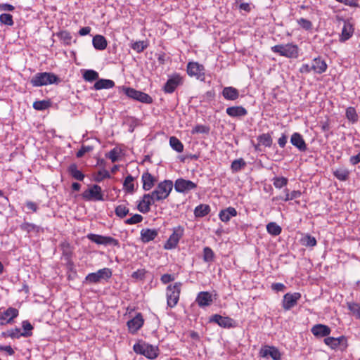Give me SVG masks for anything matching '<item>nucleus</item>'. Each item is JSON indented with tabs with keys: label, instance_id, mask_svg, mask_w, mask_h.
I'll return each instance as SVG.
<instances>
[{
	"label": "nucleus",
	"instance_id": "6e6552de",
	"mask_svg": "<svg viewBox=\"0 0 360 360\" xmlns=\"http://www.w3.org/2000/svg\"><path fill=\"white\" fill-rule=\"evenodd\" d=\"M184 233V228L182 226H178L173 228V232L164 245L165 250H172L177 247L180 239Z\"/></svg>",
	"mask_w": 360,
	"mask_h": 360
},
{
	"label": "nucleus",
	"instance_id": "20e7f679",
	"mask_svg": "<svg viewBox=\"0 0 360 360\" xmlns=\"http://www.w3.org/2000/svg\"><path fill=\"white\" fill-rule=\"evenodd\" d=\"M173 182L171 180H165L159 183L155 189L150 193L153 199L158 201H162L166 199L170 194L173 188Z\"/></svg>",
	"mask_w": 360,
	"mask_h": 360
},
{
	"label": "nucleus",
	"instance_id": "a18cd8bd",
	"mask_svg": "<svg viewBox=\"0 0 360 360\" xmlns=\"http://www.w3.org/2000/svg\"><path fill=\"white\" fill-rule=\"evenodd\" d=\"M348 309L356 316L360 319V304L356 302H347Z\"/></svg>",
	"mask_w": 360,
	"mask_h": 360
},
{
	"label": "nucleus",
	"instance_id": "9d476101",
	"mask_svg": "<svg viewBox=\"0 0 360 360\" xmlns=\"http://www.w3.org/2000/svg\"><path fill=\"white\" fill-rule=\"evenodd\" d=\"M184 84V78L179 74H174L169 76L167 82L162 87L166 94H172L176 89Z\"/></svg>",
	"mask_w": 360,
	"mask_h": 360
},
{
	"label": "nucleus",
	"instance_id": "5fc2aeb1",
	"mask_svg": "<svg viewBox=\"0 0 360 360\" xmlns=\"http://www.w3.org/2000/svg\"><path fill=\"white\" fill-rule=\"evenodd\" d=\"M131 48L137 53H141L147 48V44L143 41H139L133 43Z\"/></svg>",
	"mask_w": 360,
	"mask_h": 360
},
{
	"label": "nucleus",
	"instance_id": "774afa93",
	"mask_svg": "<svg viewBox=\"0 0 360 360\" xmlns=\"http://www.w3.org/2000/svg\"><path fill=\"white\" fill-rule=\"evenodd\" d=\"M360 162V152L356 155H352L349 158V163L352 165H356L358 163Z\"/></svg>",
	"mask_w": 360,
	"mask_h": 360
},
{
	"label": "nucleus",
	"instance_id": "79ce46f5",
	"mask_svg": "<svg viewBox=\"0 0 360 360\" xmlns=\"http://www.w3.org/2000/svg\"><path fill=\"white\" fill-rule=\"evenodd\" d=\"M169 145L172 148L178 153H181L184 150V145L175 136H171L169 139Z\"/></svg>",
	"mask_w": 360,
	"mask_h": 360
},
{
	"label": "nucleus",
	"instance_id": "bf43d9fd",
	"mask_svg": "<svg viewBox=\"0 0 360 360\" xmlns=\"http://www.w3.org/2000/svg\"><path fill=\"white\" fill-rule=\"evenodd\" d=\"M269 356H270L274 360H281V354L279 350L274 346L270 347Z\"/></svg>",
	"mask_w": 360,
	"mask_h": 360
},
{
	"label": "nucleus",
	"instance_id": "a211bd4d",
	"mask_svg": "<svg viewBox=\"0 0 360 360\" xmlns=\"http://www.w3.org/2000/svg\"><path fill=\"white\" fill-rule=\"evenodd\" d=\"M354 32V28L353 24L349 20H345L341 34L340 35L339 41L340 42H345L347 41L352 37Z\"/></svg>",
	"mask_w": 360,
	"mask_h": 360
},
{
	"label": "nucleus",
	"instance_id": "4d7b16f0",
	"mask_svg": "<svg viewBox=\"0 0 360 360\" xmlns=\"http://www.w3.org/2000/svg\"><path fill=\"white\" fill-rule=\"evenodd\" d=\"M143 219V218L141 214H135L131 217L126 219L124 223L126 224L132 225L141 222Z\"/></svg>",
	"mask_w": 360,
	"mask_h": 360
},
{
	"label": "nucleus",
	"instance_id": "e2e57ef3",
	"mask_svg": "<svg viewBox=\"0 0 360 360\" xmlns=\"http://www.w3.org/2000/svg\"><path fill=\"white\" fill-rule=\"evenodd\" d=\"M339 3L344 4L346 6H349L350 7L357 8L359 7L358 0H335Z\"/></svg>",
	"mask_w": 360,
	"mask_h": 360
},
{
	"label": "nucleus",
	"instance_id": "473e14b6",
	"mask_svg": "<svg viewBox=\"0 0 360 360\" xmlns=\"http://www.w3.org/2000/svg\"><path fill=\"white\" fill-rule=\"evenodd\" d=\"M210 212V207L208 205L200 204L195 208L194 214L195 217H203L207 215Z\"/></svg>",
	"mask_w": 360,
	"mask_h": 360
},
{
	"label": "nucleus",
	"instance_id": "b1692460",
	"mask_svg": "<svg viewBox=\"0 0 360 360\" xmlns=\"http://www.w3.org/2000/svg\"><path fill=\"white\" fill-rule=\"evenodd\" d=\"M141 181L143 189L144 191H149L154 186L156 179L150 173L146 172L142 174Z\"/></svg>",
	"mask_w": 360,
	"mask_h": 360
},
{
	"label": "nucleus",
	"instance_id": "4468645a",
	"mask_svg": "<svg viewBox=\"0 0 360 360\" xmlns=\"http://www.w3.org/2000/svg\"><path fill=\"white\" fill-rule=\"evenodd\" d=\"M301 298V294L300 292L290 293L288 292L283 296L282 302L283 308L285 311L291 309L292 307L297 305V301Z\"/></svg>",
	"mask_w": 360,
	"mask_h": 360
},
{
	"label": "nucleus",
	"instance_id": "49530a36",
	"mask_svg": "<svg viewBox=\"0 0 360 360\" xmlns=\"http://www.w3.org/2000/svg\"><path fill=\"white\" fill-rule=\"evenodd\" d=\"M0 22L8 26H13L14 21L12 15L9 13H2L0 15Z\"/></svg>",
	"mask_w": 360,
	"mask_h": 360
},
{
	"label": "nucleus",
	"instance_id": "052dcab7",
	"mask_svg": "<svg viewBox=\"0 0 360 360\" xmlns=\"http://www.w3.org/2000/svg\"><path fill=\"white\" fill-rule=\"evenodd\" d=\"M110 177V175L109 174V172L105 169H103L98 172L96 176L95 177V181L97 182H101L104 179H108Z\"/></svg>",
	"mask_w": 360,
	"mask_h": 360
},
{
	"label": "nucleus",
	"instance_id": "412c9836",
	"mask_svg": "<svg viewBox=\"0 0 360 360\" xmlns=\"http://www.w3.org/2000/svg\"><path fill=\"white\" fill-rule=\"evenodd\" d=\"M213 302L212 295L207 291L200 292L196 297V302L200 307L210 306Z\"/></svg>",
	"mask_w": 360,
	"mask_h": 360
},
{
	"label": "nucleus",
	"instance_id": "aec40b11",
	"mask_svg": "<svg viewBox=\"0 0 360 360\" xmlns=\"http://www.w3.org/2000/svg\"><path fill=\"white\" fill-rule=\"evenodd\" d=\"M328 65L321 57L315 58L311 60V69L316 74H322L327 70Z\"/></svg>",
	"mask_w": 360,
	"mask_h": 360
},
{
	"label": "nucleus",
	"instance_id": "864d4df0",
	"mask_svg": "<svg viewBox=\"0 0 360 360\" xmlns=\"http://www.w3.org/2000/svg\"><path fill=\"white\" fill-rule=\"evenodd\" d=\"M210 131V127L208 126H206V125H202V124H197L196 126H195L192 131H191V133L193 134H208Z\"/></svg>",
	"mask_w": 360,
	"mask_h": 360
},
{
	"label": "nucleus",
	"instance_id": "4be33fe9",
	"mask_svg": "<svg viewBox=\"0 0 360 360\" xmlns=\"http://www.w3.org/2000/svg\"><path fill=\"white\" fill-rule=\"evenodd\" d=\"M140 235L141 241L147 243L153 240L158 236V231L157 229H143Z\"/></svg>",
	"mask_w": 360,
	"mask_h": 360
},
{
	"label": "nucleus",
	"instance_id": "72a5a7b5",
	"mask_svg": "<svg viewBox=\"0 0 360 360\" xmlns=\"http://www.w3.org/2000/svg\"><path fill=\"white\" fill-rule=\"evenodd\" d=\"M246 162L243 158L234 160L231 165V169L233 173L240 172L246 166Z\"/></svg>",
	"mask_w": 360,
	"mask_h": 360
},
{
	"label": "nucleus",
	"instance_id": "6ab92c4d",
	"mask_svg": "<svg viewBox=\"0 0 360 360\" xmlns=\"http://www.w3.org/2000/svg\"><path fill=\"white\" fill-rule=\"evenodd\" d=\"M290 143L300 152H305L307 150V146L305 141L300 133L295 132L292 134Z\"/></svg>",
	"mask_w": 360,
	"mask_h": 360
},
{
	"label": "nucleus",
	"instance_id": "69168bd1",
	"mask_svg": "<svg viewBox=\"0 0 360 360\" xmlns=\"http://www.w3.org/2000/svg\"><path fill=\"white\" fill-rule=\"evenodd\" d=\"M270 347H271V346L269 345H265L262 347L259 351V356L263 358L267 357L269 356Z\"/></svg>",
	"mask_w": 360,
	"mask_h": 360
},
{
	"label": "nucleus",
	"instance_id": "a19ab883",
	"mask_svg": "<svg viewBox=\"0 0 360 360\" xmlns=\"http://www.w3.org/2000/svg\"><path fill=\"white\" fill-rule=\"evenodd\" d=\"M51 102L49 100L36 101L33 103V108L37 110H44L50 108Z\"/></svg>",
	"mask_w": 360,
	"mask_h": 360
},
{
	"label": "nucleus",
	"instance_id": "e433bc0d",
	"mask_svg": "<svg viewBox=\"0 0 360 360\" xmlns=\"http://www.w3.org/2000/svg\"><path fill=\"white\" fill-rule=\"evenodd\" d=\"M134 178L131 175H128L123 183L124 189L127 193H133L134 192Z\"/></svg>",
	"mask_w": 360,
	"mask_h": 360
},
{
	"label": "nucleus",
	"instance_id": "58836bf2",
	"mask_svg": "<svg viewBox=\"0 0 360 360\" xmlns=\"http://www.w3.org/2000/svg\"><path fill=\"white\" fill-rule=\"evenodd\" d=\"M20 227L21 230L26 231L28 233L32 231L39 233L41 230L40 226L29 222L22 223Z\"/></svg>",
	"mask_w": 360,
	"mask_h": 360
},
{
	"label": "nucleus",
	"instance_id": "603ef678",
	"mask_svg": "<svg viewBox=\"0 0 360 360\" xmlns=\"http://www.w3.org/2000/svg\"><path fill=\"white\" fill-rule=\"evenodd\" d=\"M214 257V253L210 247H205L203 249V260L205 262H210L213 261Z\"/></svg>",
	"mask_w": 360,
	"mask_h": 360
},
{
	"label": "nucleus",
	"instance_id": "f03ea898",
	"mask_svg": "<svg viewBox=\"0 0 360 360\" xmlns=\"http://www.w3.org/2000/svg\"><path fill=\"white\" fill-rule=\"evenodd\" d=\"M271 51L274 53L288 58H297L299 56L298 46L293 43L274 46L271 47Z\"/></svg>",
	"mask_w": 360,
	"mask_h": 360
},
{
	"label": "nucleus",
	"instance_id": "0eeeda50",
	"mask_svg": "<svg viewBox=\"0 0 360 360\" xmlns=\"http://www.w3.org/2000/svg\"><path fill=\"white\" fill-rule=\"evenodd\" d=\"M120 89L130 98L146 104H150L153 103V98L151 96L144 92L124 86L120 87Z\"/></svg>",
	"mask_w": 360,
	"mask_h": 360
},
{
	"label": "nucleus",
	"instance_id": "f3484780",
	"mask_svg": "<svg viewBox=\"0 0 360 360\" xmlns=\"http://www.w3.org/2000/svg\"><path fill=\"white\" fill-rule=\"evenodd\" d=\"M210 322L217 323L219 326L225 328L233 327V320L230 317L222 316L219 314H214L210 318Z\"/></svg>",
	"mask_w": 360,
	"mask_h": 360
},
{
	"label": "nucleus",
	"instance_id": "c756f323",
	"mask_svg": "<svg viewBox=\"0 0 360 360\" xmlns=\"http://www.w3.org/2000/svg\"><path fill=\"white\" fill-rule=\"evenodd\" d=\"M69 174L75 179L83 181L84 174L77 169V165L75 163L70 164L68 167Z\"/></svg>",
	"mask_w": 360,
	"mask_h": 360
},
{
	"label": "nucleus",
	"instance_id": "ea45409f",
	"mask_svg": "<svg viewBox=\"0 0 360 360\" xmlns=\"http://www.w3.org/2000/svg\"><path fill=\"white\" fill-rule=\"evenodd\" d=\"M345 116L352 124L356 123L359 119L358 114L354 107H348L346 109Z\"/></svg>",
	"mask_w": 360,
	"mask_h": 360
},
{
	"label": "nucleus",
	"instance_id": "dca6fc26",
	"mask_svg": "<svg viewBox=\"0 0 360 360\" xmlns=\"http://www.w3.org/2000/svg\"><path fill=\"white\" fill-rule=\"evenodd\" d=\"M143 323L144 319L142 314L138 313L133 319L127 321V325L129 333L134 334L143 326Z\"/></svg>",
	"mask_w": 360,
	"mask_h": 360
},
{
	"label": "nucleus",
	"instance_id": "393cba45",
	"mask_svg": "<svg viewBox=\"0 0 360 360\" xmlns=\"http://www.w3.org/2000/svg\"><path fill=\"white\" fill-rule=\"evenodd\" d=\"M226 114L231 117H241L248 114L247 110L243 106H231L226 110Z\"/></svg>",
	"mask_w": 360,
	"mask_h": 360
},
{
	"label": "nucleus",
	"instance_id": "c03bdc74",
	"mask_svg": "<svg viewBox=\"0 0 360 360\" xmlns=\"http://www.w3.org/2000/svg\"><path fill=\"white\" fill-rule=\"evenodd\" d=\"M83 78L87 82L98 80V73L93 70H87L84 72Z\"/></svg>",
	"mask_w": 360,
	"mask_h": 360
},
{
	"label": "nucleus",
	"instance_id": "13d9d810",
	"mask_svg": "<svg viewBox=\"0 0 360 360\" xmlns=\"http://www.w3.org/2000/svg\"><path fill=\"white\" fill-rule=\"evenodd\" d=\"M94 147L91 146H82L81 148L77 152L76 157L80 158L84 155L85 153L93 150Z\"/></svg>",
	"mask_w": 360,
	"mask_h": 360
},
{
	"label": "nucleus",
	"instance_id": "680f3d73",
	"mask_svg": "<svg viewBox=\"0 0 360 360\" xmlns=\"http://www.w3.org/2000/svg\"><path fill=\"white\" fill-rule=\"evenodd\" d=\"M174 280H175V276L172 275V274H165L160 278V281L163 284H167L169 282L173 281Z\"/></svg>",
	"mask_w": 360,
	"mask_h": 360
},
{
	"label": "nucleus",
	"instance_id": "6e6d98bb",
	"mask_svg": "<svg viewBox=\"0 0 360 360\" xmlns=\"http://www.w3.org/2000/svg\"><path fill=\"white\" fill-rule=\"evenodd\" d=\"M274 186L277 188H281L288 184V179L283 176L274 177L273 179Z\"/></svg>",
	"mask_w": 360,
	"mask_h": 360
},
{
	"label": "nucleus",
	"instance_id": "de8ad7c7",
	"mask_svg": "<svg viewBox=\"0 0 360 360\" xmlns=\"http://www.w3.org/2000/svg\"><path fill=\"white\" fill-rule=\"evenodd\" d=\"M297 24L304 30L311 31L313 28L312 22L304 18H301L297 20Z\"/></svg>",
	"mask_w": 360,
	"mask_h": 360
},
{
	"label": "nucleus",
	"instance_id": "f704fd0d",
	"mask_svg": "<svg viewBox=\"0 0 360 360\" xmlns=\"http://www.w3.org/2000/svg\"><path fill=\"white\" fill-rule=\"evenodd\" d=\"M333 175L340 181H346L349 176V171L345 168H338L333 171Z\"/></svg>",
	"mask_w": 360,
	"mask_h": 360
},
{
	"label": "nucleus",
	"instance_id": "3c124183",
	"mask_svg": "<svg viewBox=\"0 0 360 360\" xmlns=\"http://www.w3.org/2000/svg\"><path fill=\"white\" fill-rule=\"evenodd\" d=\"M302 243L307 247H314L316 245V240L311 235H306L302 238Z\"/></svg>",
	"mask_w": 360,
	"mask_h": 360
},
{
	"label": "nucleus",
	"instance_id": "0e129e2a",
	"mask_svg": "<svg viewBox=\"0 0 360 360\" xmlns=\"http://www.w3.org/2000/svg\"><path fill=\"white\" fill-rule=\"evenodd\" d=\"M146 274V271L144 269H138L137 271H134L131 277L135 279H140L142 280L144 278Z\"/></svg>",
	"mask_w": 360,
	"mask_h": 360
},
{
	"label": "nucleus",
	"instance_id": "423d86ee",
	"mask_svg": "<svg viewBox=\"0 0 360 360\" xmlns=\"http://www.w3.org/2000/svg\"><path fill=\"white\" fill-rule=\"evenodd\" d=\"M112 275V270L109 268H103L99 269L96 272L89 274L84 278L83 283L85 284H93L98 283L102 280L107 281L111 278Z\"/></svg>",
	"mask_w": 360,
	"mask_h": 360
},
{
	"label": "nucleus",
	"instance_id": "c9c22d12",
	"mask_svg": "<svg viewBox=\"0 0 360 360\" xmlns=\"http://www.w3.org/2000/svg\"><path fill=\"white\" fill-rule=\"evenodd\" d=\"M257 141L259 144L265 147H271L273 143L271 136L269 133L262 134L257 136Z\"/></svg>",
	"mask_w": 360,
	"mask_h": 360
},
{
	"label": "nucleus",
	"instance_id": "9b49d317",
	"mask_svg": "<svg viewBox=\"0 0 360 360\" xmlns=\"http://www.w3.org/2000/svg\"><path fill=\"white\" fill-rule=\"evenodd\" d=\"M205 72V67L198 62H189L187 64V73L190 77H195L200 81H204Z\"/></svg>",
	"mask_w": 360,
	"mask_h": 360
},
{
	"label": "nucleus",
	"instance_id": "1a4fd4ad",
	"mask_svg": "<svg viewBox=\"0 0 360 360\" xmlns=\"http://www.w3.org/2000/svg\"><path fill=\"white\" fill-rule=\"evenodd\" d=\"M82 198L86 200L103 201V195L101 187L97 184H94L89 189L85 190L82 194Z\"/></svg>",
	"mask_w": 360,
	"mask_h": 360
},
{
	"label": "nucleus",
	"instance_id": "338daca9",
	"mask_svg": "<svg viewBox=\"0 0 360 360\" xmlns=\"http://www.w3.org/2000/svg\"><path fill=\"white\" fill-rule=\"evenodd\" d=\"M288 142V136L282 134L281 136L278 139V144L281 148H284Z\"/></svg>",
	"mask_w": 360,
	"mask_h": 360
},
{
	"label": "nucleus",
	"instance_id": "2f4dec72",
	"mask_svg": "<svg viewBox=\"0 0 360 360\" xmlns=\"http://www.w3.org/2000/svg\"><path fill=\"white\" fill-rule=\"evenodd\" d=\"M115 86V82L110 79H98L94 84V88L96 90L100 89H111Z\"/></svg>",
	"mask_w": 360,
	"mask_h": 360
},
{
	"label": "nucleus",
	"instance_id": "39448f33",
	"mask_svg": "<svg viewBox=\"0 0 360 360\" xmlns=\"http://www.w3.org/2000/svg\"><path fill=\"white\" fill-rule=\"evenodd\" d=\"M181 286L182 283L181 282H176L175 283L169 285L167 287V303L169 307L173 308L177 304L179 300Z\"/></svg>",
	"mask_w": 360,
	"mask_h": 360
},
{
	"label": "nucleus",
	"instance_id": "bb28decb",
	"mask_svg": "<svg viewBox=\"0 0 360 360\" xmlns=\"http://www.w3.org/2000/svg\"><path fill=\"white\" fill-rule=\"evenodd\" d=\"M221 94L224 98L229 101H236L239 97L238 90L233 86L224 87Z\"/></svg>",
	"mask_w": 360,
	"mask_h": 360
},
{
	"label": "nucleus",
	"instance_id": "7ed1b4c3",
	"mask_svg": "<svg viewBox=\"0 0 360 360\" xmlns=\"http://www.w3.org/2000/svg\"><path fill=\"white\" fill-rule=\"evenodd\" d=\"M135 353L143 355L149 359H155L159 354L158 347L153 346L143 341H139L133 346Z\"/></svg>",
	"mask_w": 360,
	"mask_h": 360
},
{
	"label": "nucleus",
	"instance_id": "7c9ffc66",
	"mask_svg": "<svg viewBox=\"0 0 360 360\" xmlns=\"http://www.w3.org/2000/svg\"><path fill=\"white\" fill-rule=\"evenodd\" d=\"M345 336H340L339 338L327 337L324 339L326 345L329 346L331 349L338 348L343 341H345Z\"/></svg>",
	"mask_w": 360,
	"mask_h": 360
},
{
	"label": "nucleus",
	"instance_id": "f257e3e1",
	"mask_svg": "<svg viewBox=\"0 0 360 360\" xmlns=\"http://www.w3.org/2000/svg\"><path fill=\"white\" fill-rule=\"evenodd\" d=\"M60 79L53 72H38L35 74L30 79V83L33 86H41L49 84H58Z\"/></svg>",
	"mask_w": 360,
	"mask_h": 360
},
{
	"label": "nucleus",
	"instance_id": "37998d69",
	"mask_svg": "<svg viewBox=\"0 0 360 360\" xmlns=\"http://www.w3.org/2000/svg\"><path fill=\"white\" fill-rule=\"evenodd\" d=\"M4 316L7 318L8 321L11 323L13 321V319L18 316L19 311L17 309L13 307H8L6 311L2 312Z\"/></svg>",
	"mask_w": 360,
	"mask_h": 360
},
{
	"label": "nucleus",
	"instance_id": "8fccbe9b",
	"mask_svg": "<svg viewBox=\"0 0 360 360\" xmlns=\"http://www.w3.org/2000/svg\"><path fill=\"white\" fill-rule=\"evenodd\" d=\"M129 212V208H127L125 205H120L115 207V213L120 218H124L126 217Z\"/></svg>",
	"mask_w": 360,
	"mask_h": 360
},
{
	"label": "nucleus",
	"instance_id": "c85d7f7f",
	"mask_svg": "<svg viewBox=\"0 0 360 360\" xmlns=\"http://www.w3.org/2000/svg\"><path fill=\"white\" fill-rule=\"evenodd\" d=\"M92 44L95 49L103 51L106 49L108 42L103 35L96 34L93 37Z\"/></svg>",
	"mask_w": 360,
	"mask_h": 360
},
{
	"label": "nucleus",
	"instance_id": "f8f14e48",
	"mask_svg": "<svg viewBox=\"0 0 360 360\" xmlns=\"http://www.w3.org/2000/svg\"><path fill=\"white\" fill-rule=\"evenodd\" d=\"M86 237L91 242H94L98 245H112V246H119L120 245V243H119L118 240H117L111 236H104L94 234V233H89L87 235Z\"/></svg>",
	"mask_w": 360,
	"mask_h": 360
},
{
	"label": "nucleus",
	"instance_id": "a878e982",
	"mask_svg": "<svg viewBox=\"0 0 360 360\" xmlns=\"http://www.w3.org/2000/svg\"><path fill=\"white\" fill-rule=\"evenodd\" d=\"M31 335L32 332L24 331L21 333L20 329L18 328L8 330L7 331L2 332L1 333L2 337H11V338H20L21 336L27 338Z\"/></svg>",
	"mask_w": 360,
	"mask_h": 360
},
{
	"label": "nucleus",
	"instance_id": "cd10ccee",
	"mask_svg": "<svg viewBox=\"0 0 360 360\" xmlns=\"http://www.w3.org/2000/svg\"><path fill=\"white\" fill-rule=\"evenodd\" d=\"M237 215L236 210L233 207H229L219 212V217L223 222H228L231 218Z\"/></svg>",
	"mask_w": 360,
	"mask_h": 360
},
{
	"label": "nucleus",
	"instance_id": "4c0bfd02",
	"mask_svg": "<svg viewBox=\"0 0 360 360\" xmlns=\"http://www.w3.org/2000/svg\"><path fill=\"white\" fill-rule=\"evenodd\" d=\"M266 231L269 234L277 236L281 234L282 229L276 222H270L266 225Z\"/></svg>",
	"mask_w": 360,
	"mask_h": 360
},
{
	"label": "nucleus",
	"instance_id": "2eb2a0df",
	"mask_svg": "<svg viewBox=\"0 0 360 360\" xmlns=\"http://www.w3.org/2000/svg\"><path fill=\"white\" fill-rule=\"evenodd\" d=\"M150 193H146L142 196L141 200H139L137 205L138 210L143 214L148 213L150 210V205L157 202L153 199L152 195Z\"/></svg>",
	"mask_w": 360,
	"mask_h": 360
},
{
	"label": "nucleus",
	"instance_id": "ddd939ff",
	"mask_svg": "<svg viewBox=\"0 0 360 360\" xmlns=\"http://www.w3.org/2000/svg\"><path fill=\"white\" fill-rule=\"evenodd\" d=\"M174 189L178 193H187L197 187L195 183L182 178L177 179L174 184Z\"/></svg>",
	"mask_w": 360,
	"mask_h": 360
},
{
	"label": "nucleus",
	"instance_id": "09e8293b",
	"mask_svg": "<svg viewBox=\"0 0 360 360\" xmlns=\"http://www.w3.org/2000/svg\"><path fill=\"white\" fill-rule=\"evenodd\" d=\"M57 36L60 40L66 45H70L71 43L72 36L70 33L66 30L60 31L57 33Z\"/></svg>",
	"mask_w": 360,
	"mask_h": 360
},
{
	"label": "nucleus",
	"instance_id": "5701e85b",
	"mask_svg": "<svg viewBox=\"0 0 360 360\" xmlns=\"http://www.w3.org/2000/svg\"><path fill=\"white\" fill-rule=\"evenodd\" d=\"M311 331L314 336L322 338L329 335L331 330L328 326L316 324L311 328Z\"/></svg>",
	"mask_w": 360,
	"mask_h": 360
}]
</instances>
